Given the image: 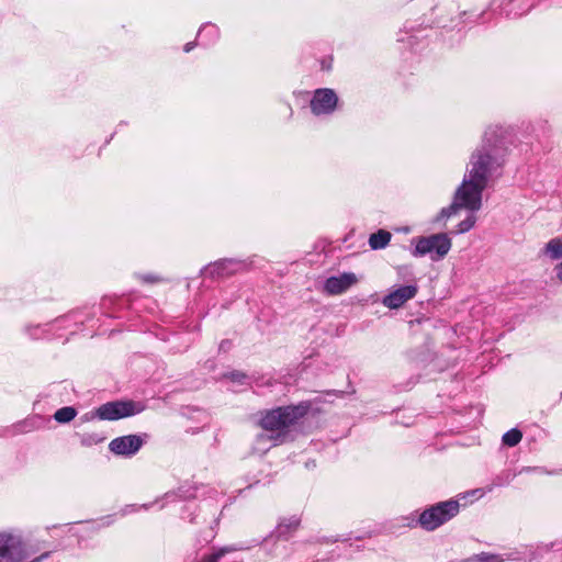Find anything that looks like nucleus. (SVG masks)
<instances>
[{"label":"nucleus","instance_id":"1","mask_svg":"<svg viewBox=\"0 0 562 562\" xmlns=\"http://www.w3.org/2000/svg\"><path fill=\"white\" fill-rule=\"evenodd\" d=\"M503 151V142L496 138L495 131H486L482 145L470 157L467 172L454 192L452 203L440 211L437 221L448 218L464 209L471 214L459 223L457 233H467L475 225L476 217L473 213L482 207V193L492 171L501 166Z\"/></svg>","mask_w":562,"mask_h":562},{"label":"nucleus","instance_id":"2","mask_svg":"<svg viewBox=\"0 0 562 562\" xmlns=\"http://www.w3.org/2000/svg\"><path fill=\"white\" fill-rule=\"evenodd\" d=\"M306 413L305 406H284L267 412L260 419V426L272 435L274 441L285 442L289 428Z\"/></svg>","mask_w":562,"mask_h":562},{"label":"nucleus","instance_id":"3","mask_svg":"<svg viewBox=\"0 0 562 562\" xmlns=\"http://www.w3.org/2000/svg\"><path fill=\"white\" fill-rule=\"evenodd\" d=\"M459 509V502L454 499L437 503L420 513L417 524L426 531H434L456 517Z\"/></svg>","mask_w":562,"mask_h":562},{"label":"nucleus","instance_id":"4","mask_svg":"<svg viewBox=\"0 0 562 562\" xmlns=\"http://www.w3.org/2000/svg\"><path fill=\"white\" fill-rule=\"evenodd\" d=\"M413 244L415 245L412 250L414 257L429 255L435 261L442 259L451 249V239L443 233L415 238Z\"/></svg>","mask_w":562,"mask_h":562},{"label":"nucleus","instance_id":"5","mask_svg":"<svg viewBox=\"0 0 562 562\" xmlns=\"http://www.w3.org/2000/svg\"><path fill=\"white\" fill-rule=\"evenodd\" d=\"M145 405L133 401H114L102 404L97 408V416L101 420H117L142 413Z\"/></svg>","mask_w":562,"mask_h":562},{"label":"nucleus","instance_id":"6","mask_svg":"<svg viewBox=\"0 0 562 562\" xmlns=\"http://www.w3.org/2000/svg\"><path fill=\"white\" fill-rule=\"evenodd\" d=\"M338 104V95L333 89H316L310 101V108L314 115H330L335 112Z\"/></svg>","mask_w":562,"mask_h":562},{"label":"nucleus","instance_id":"7","mask_svg":"<svg viewBox=\"0 0 562 562\" xmlns=\"http://www.w3.org/2000/svg\"><path fill=\"white\" fill-rule=\"evenodd\" d=\"M143 446V439L137 435H127L113 439L109 448L110 450L120 456H133Z\"/></svg>","mask_w":562,"mask_h":562},{"label":"nucleus","instance_id":"8","mask_svg":"<svg viewBox=\"0 0 562 562\" xmlns=\"http://www.w3.org/2000/svg\"><path fill=\"white\" fill-rule=\"evenodd\" d=\"M247 267L245 261L236 259H222L204 269V273L211 277H228L238 271L245 270Z\"/></svg>","mask_w":562,"mask_h":562},{"label":"nucleus","instance_id":"9","mask_svg":"<svg viewBox=\"0 0 562 562\" xmlns=\"http://www.w3.org/2000/svg\"><path fill=\"white\" fill-rule=\"evenodd\" d=\"M358 282L353 272H344L339 276L328 278L324 283V290L330 295H338L346 292Z\"/></svg>","mask_w":562,"mask_h":562},{"label":"nucleus","instance_id":"10","mask_svg":"<svg viewBox=\"0 0 562 562\" xmlns=\"http://www.w3.org/2000/svg\"><path fill=\"white\" fill-rule=\"evenodd\" d=\"M416 293V285H404L385 295L382 300V303L384 306L395 310L401 307L408 300L413 299Z\"/></svg>","mask_w":562,"mask_h":562},{"label":"nucleus","instance_id":"11","mask_svg":"<svg viewBox=\"0 0 562 562\" xmlns=\"http://www.w3.org/2000/svg\"><path fill=\"white\" fill-rule=\"evenodd\" d=\"M271 437V434L262 429V431L256 436L252 447L254 451L256 453L263 454L272 447L281 445L280 441H274Z\"/></svg>","mask_w":562,"mask_h":562},{"label":"nucleus","instance_id":"12","mask_svg":"<svg viewBox=\"0 0 562 562\" xmlns=\"http://www.w3.org/2000/svg\"><path fill=\"white\" fill-rule=\"evenodd\" d=\"M391 240V234L387 231L380 229L369 238V245L372 249H383Z\"/></svg>","mask_w":562,"mask_h":562},{"label":"nucleus","instance_id":"13","mask_svg":"<svg viewBox=\"0 0 562 562\" xmlns=\"http://www.w3.org/2000/svg\"><path fill=\"white\" fill-rule=\"evenodd\" d=\"M544 252L553 260L562 258V236L549 240L546 245Z\"/></svg>","mask_w":562,"mask_h":562},{"label":"nucleus","instance_id":"14","mask_svg":"<svg viewBox=\"0 0 562 562\" xmlns=\"http://www.w3.org/2000/svg\"><path fill=\"white\" fill-rule=\"evenodd\" d=\"M77 415V411L71 406H65L57 409L54 414V419L57 423L66 424L71 422Z\"/></svg>","mask_w":562,"mask_h":562},{"label":"nucleus","instance_id":"15","mask_svg":"<svg viewBox=\"0 0 562 562\" xmlns=\"http://www.w3.org/2000/svg\"><path fill=\"white\" fill-rule=\"evenodd\" d=\"M105 436L101 432H85L80 435V443L85 447L95 446L104 441Z\"/></svg>","mask_w":562,"mask_h":562},{"label":"nucleus","instance_id":"16","mask_svg":"<svg viewBox=\"0 0 562 562\" xmlns=\"http://www.w3.org/2000/svg\"><path fill=\"white\" fill-rule=\"evenodd\" d=\"M522 438V432L517 428H513L503 435L502 441L505 446L515 447Z\"/></svg>","mask_w":562,"mask_h":562},{"label":"nucleus","instance_id":"17","mask_svg":"<svg viewBox=\"0 0 562 562\" xmlns=\"http://www.w3.org/2000/svg\"><path fill=\"white\" fill-rule=\"evenodd\" d=\"M235 550L234 548H222L220 550H217L216 552L212 553V554H209V555H205L201 562H218V560L221 558L224 557L225 553L227 552H231Z\"/></svg>","mask_w":562,"mask_h":562},{"label":"nucleus","instance_id":"18","mask_svg":"<svg viewBox=\"0 0 562 562\" xmlns=\"http://www.w3.org/2000/svg\"><path fill=\"white\" fill-rule=\"evenodd\" d=\"M228 378L233 381V382H237V383H245V381L247 380V376L245 373L243 372H237V371H234V372H231Z\"/></svg>","mask_w":562,"mask_h":562},{"label":"nucleus","instance_id":"19","mask_svg":"<svg viewBox=\"0 0 562 562\" xmlns=\"http://www.w3.org/2000/svg\"><path fill=\"white\" fill-rule=\"evenodd\" d=\"M493 490V486H488L486 490L485 488H475V490H472L471 492H469V495L475 497V498H481L485 495L486 492H492Z\"/></svg>","mask_w":562,"mask_h":562},{"label":"nucleus","instance_id":"20","mask_svg":"<svg viewBox=\"0 0 562 562\" xmlns=\"http://www.w3.org/2000/svg\"><path fill=\"white\" fill-rule=\"evenodd\" d=\"M94 418H98L97 416V409L94 412H89L87 414H85L82 417H81V420L82 422H90Z\"/></svg>","mask_w":562,"mask_h":562},{"label":"nucleus","instance_id":"21","mask_svg":"<svg viewBox=\"0 0 562 562\" xmlns=\"http://www.w3.org/2000/svg\"><path fill=\"white\" fill-rule=\"evenodd\" d=\"M557 279L562 282V261L554 267Z\"/></svg>","mask_w":562,"mask_h":562},{"label":"nucleus","instance_id":"22","mask_svg":"<svg viewBox=\"0 0 562 562\" xmlns=\"http://www.w3.org/2000/svg\"><path fill=\"white\" fill-rule=\"evenodd\" d=\"M481 562H502V561L495 555H484L481 558Z\"/></svg>","mask_w":562,"mask_h":562},{"label":"nucleus","instance_id":"23","mask_svg":"<svg viewBox=\"0 0 562 562\" xmlns=\"http://www.w3.org/2000/svg\"><path fill=\"white\" fill-rule=\"evenodd\" d=\"M206 27H210L213 35L216 37L218 35V31L216 29V26L214 25H205L200 32H199V36L201 35V33L206 29Z\"/></svg>","mask_w":562,"mask_h":562},{"label":"nucleus","instance_id":"24","mask_svg":"<svg viewBox=\"0 0 562 562\" xmlns=\"http://www.w3.org/2000/svg\"><path fill=\"white\" fill-rule=\"evenodd\" d=\"M193 47H194V43L193 42L187 43L184 45V52L189 53V52H191L193 49Z\"/></svg>","mask_w":562,"mask_h":562},{"label":"nucleus","instance_id":"25","mask_svg":"<svg viewBox=\"0 0 562 562\" xmlns=\"http://www.w3.org/2000/svg\"><path fill=\"white\" fill-rule=\"evenodd\" d=\"M297 525H299V521L296 519H294V520H291L289 527H292L295 529L297 527Z\"/></svg>","mask_w":562,"mask_h":562},{"label":"nucleus","instance_id":"26","mask_svg":"<svg viewBox=\"0 0 562 562\" xmlns=\"http://www.w3.org/2000/svg\"><path fill=\"white\" fill-rule=\"evenodd\" d=\"M144 280H145V281H148V282H155V281H157V279H156V278H154V277H144Z\"/></svg>","mask_w":562,"mask_h":562},{"label":"nucleus","instance_id":"27","mask_svg":"<svg viewBox=\"0 0 562 562\" xmlns=\"http://www.w3.org/2000/svg\"><path fill=\"white\" fill-rule=\"evenodd\" d=\"M283 527H285L283 524H280L279 527H278V531L280 535L283 533Z\"/></svg>","mask_w":562,"mask_h":562},{"label":"nucleus","instance_id":"28","mask_svg":"<svg viewBox=\"0 0 562 562\" xmlns=\"http://www.w3.org/2000/svg\"><path fill=\"white\" fill-rule=\"evenodd\" d=\"M227 348V345H224V342L221 344V349Z\"/></svg>","mask_w":562,"mask_h":562},{"label":"nucleus","instance_id":"29","mask_svg":"<svg viewBox=\"0 0 562 562\" xmlns=\"http://www.w3.org/2000/svg\"><path fill=\"white\" fill-rule=\"evenodd\" d=\"M227 348V345H224V342L221 344V349Z\"/></svg>","mask_w":562,"mask_h":562}]
</instances>
